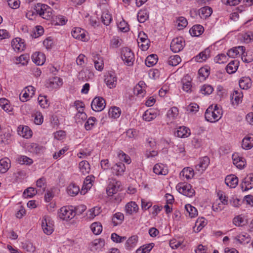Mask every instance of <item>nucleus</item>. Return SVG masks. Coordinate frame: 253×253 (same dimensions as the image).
<instances>
[{
    "instance_id": "obj_63",
    "label": "nucleus",
    "mask_w": 253,
    "mask_h": 253,
    "mask_svg": "<svg viewBox=\"0 0 253 253\" xmlns=\"http://www.w3.org/2000/svg\"><path fill=\"white\" fill-rule=\"evenodd\" d=\"M198 73L199 75L202 78L203 80H205L210 74L209 70L205 68H200L199 70Z\"/></svg>"
},
{
    "instance_id": "obj_30",
    "label": "nucleus",
    "mask_w": 253,
    "mask_h": 253,
    "mask_svg": "<svg viewBox=\"0 0 253 253\" xmlns=\"http://www.w3.org/2000/svg\"><path fill=\"white\" fill-rule=\"evenodd\" d=\"M67 192L71 196H75L80 192V188L76 184L71 183L67 188Z\"/></svg>"
},
{
    "instance_id": "obj_49",
    "label": "nucleus",
    "mask_w": 253,
    "mask_h": 253,
    "mask_svg": "<svg viewBox=\"0 0 253 253\" xmlns=\"http://www.w3.org/2000/svg\"><path fill=\"white\" fill-rule=\"evenodd\" d=\"M163 165L156 164L153 168V171L157 174L166 175V170H164Z\"/></svg>"
},
{
    "instance_id": "obj_58",
    "label": "nucleus",
    "mask_w": 253,
    "mask_h": 253,
    "mask_svg": "<svg viewBox=\"0 0 253 253\" xmlns=\"http://www.w3.org/2000/svg\"><path fill=\"white\" fill-rule=\"evenodd\" d=\"M96 119L95 117H91L86 122L84 125V127L86 130L91 129V127L94 126V123Z\"/></svg>"
},
{
    "instance_id": "obj_44",
    "label": "nucleus",
    "mask_w": 253,
    "mask_h": 253,
    "mask_svg": "<svg viewBox=\"0 0 253 253\" xmlns=\"http://www.w3.org/2000/svg\"><path fill=\"white\" fill-rule=\"evenodd\" d=\"M206 224L207 222L206 221L204 218H198L195 223V226H197V227L196 229H194V230L197 232H199L203 229L205 226H206Z\"/></svg>"
},
{
    "instance_id": "obj_22",
    "label": "nucleus",
    "mask_w": 253,
    "mask_h": 253,
    "mask_svg": "<svg viewBox=\"0 0 253 253\" xmlns=\"http://www.w3.org/2000/svg\"><path fill=\"white\" fill-rule=\"evenodd\" d=\"M125 169V165L122 163L116 164L112 167V172L116 175H122Z\"/></svg>"
},
{
    "instance_id": "obj_46",
    "label": "nucleus",
    "mask_w": 253,
    "mask_h": 253,
    "mask_svg": "<svg viewBox=\"0 0 253 253\" xmlns=\"http://www.w3.org/2000/svg\"><path fill=\"white\" fill-rule=\"evenodd\" d=\"M235 239L239 243L242 244L244 242L248 243L250 241L249 235L247 233L241 234L235 238Z\"/></svg>"
},
{
    "instance_id": "obj_20",
    "label": "nucleus",
    "mask_w": 253,
    "mask_h": 253,
    "mask_svg": "<svg viewBox=\"0 0 253 253\" xmlns=\"http://www.w3.org/2000/svg\"><path fill=\"white\" fill-rule=\"evenodd\" d=\"M104 81L110 88H112L116 86L117 78L114 75L108 73L105 76Z\"/></svg>"
},
{
    "instance_id": "obj_36",
    "label": "nucleus",
    "mask_w": 253,
    "mask_h": 253,
    "mask_svg": "<svg viewBox=\"0 0 253 253\" xmlns=\"http://www.w3.org/2000/svg\"><path fill=\"white\" fill-rule=\"evenodd\" d=\"M80 171L83 174L88 173L90 171V165L87 161H83L79 163Z\"/></svg>"
},
{
    "instance_id": "obj_21",
    "label": "nucleus",
    "mask_w": 253,
    "mask_h": 253,
    "mask_svg": "<svg viewBox=\"0 0 253 253\" xmlns=\"http://www.w3.org/2000/svg\"><path fill=\"white\" fill-rule=\"evenodd\" d=\"M242 147L246 150L250 149L253 147V135H249L243 139Z\"/></svg>"
},
{
    "instance_id": "obj_42",
    "label": "nucleus",
    "mask_w": 253,
    "mask_h": 253,
    "mask_svg": "<svg viewBox=\"0 0 253 253\" xmlns=\"http://www.w3.org/2000/svg\"><path fill=\"white\" fill-rule=\"evenodd\" d=\"M38 191L33 187H29L27 188L23 192V197L25 198H32L35 195Z\"/></svg>"
},
{
    "instance_id": "obj_17",
    "label": "nucleus",
    "mask_w": 253,
    "mask_h": 253,
    "mask_svg": "<svg viewBox=\"0 0 253 253\" xmlns=\"http://www.w3.org/2000/svg\"><path fill=\"white\" fill-rule=\"evenodd\" d=\"M33 62L38 65H42L45 61V55L41 52H35L32 56Z\"/></svg>"
},
{
    "instance_id": "obj_14",
    "label": "nucleus",
    "mask_w": 253,
    "mask_h": 253,
    "mask_svg": "<svg viewBox=\"0 0 253 253\" xmlns=\"http://www.w3.org/2000/svg\"><path fill=\"white\" fill-rule=\"evenodd\" d=\"M62 84V80L58 77H54L50 78L46 82V86L51 89L56 88Z\"/></svg>"
},
{
    "instance_id": "obj_8",
    "label": "nucleus",
    "mask_w": 253,
    "mask_h": 253,
    "mask_svg": "<svg viewBox=\"0 0 253 253\" xmlns=\"http://www.w3.org/2000/svg\"><path fill=\"white\" fill-rule=\"evenodd\" d=\"M105 101L100 97L94 98L91 104V109L96 112L101 111L105 108Z\"/></svg>"
},
{
    "instance_id": "obj_41",
    "label": "nucleus",
    "mask_w": 253,
    "mask_h": 253,
    "mask_svg": "<svg viewBox=\"0 0 253 253\" xmlns=\"http://www.w3.org/2000/svg\"><path fill=\"white\" fill-rule=\"evenodd\" d=\"M124 219V215L122 213L117 212L115 213L112 218V222L114 226L121 224Z\"/></svg>"
},
{
    "instance_id": "obj_11",
    "label": "nucleus",
    "mask_w": 253,
    "mask_h": 253,
    "mask_svg": "<svg viewBox=\"0 0 253 253\" xmlns=\"http://www.w3.org/2000/svg\"><path fill=\"white\" fill-rule=\"evenodd\" d=\"M11 45L14 50L18 52L23 51L26 47L24 40L20 38H16L12 40Z\"/></svg>"
},
{
    "instance_id": "obj_10",
    "label": "nucleus",
    "mask_w": 253,
    "mask_h": 253,
    "mask_svg": "<svg viewBox=\"0 0 253 253\" xmlns=\"http://www.w3.org/2000/svg\"><path fill=\"white\" fill-rule=\"evenodd\" d=\"M42 227L43 232L47 235H50L53 231V224L49 219L43 217L42 221Z\"/></svg>"
},
{
    "instance_id": "obj_27",
    "label": "nucleus",
    "mask_w": 253,
    "mask_h": 253,
    "mask_svg": "<svg viewBox=\"0 0 253 253\" xmlns=\"http://www.w3.org/2000/svg\"><path fill=\"white\" fill-rule=\"evenodd\" d=\"M125 209L127 213L128 214H132L138 211V207L135 202H130L126 205Z\"/></svg>"
},
{
    "instance_id": "obj_45",
    "label": "nucleus",
    "mask_w": 253,
    "mask_h": 253,
    "mask_svg": "<svg viewBox=\"0 0 253 253\" xmlns=\"http://www.w3.org/2000/svg\"><path fill=\"white\" fill-rule=\"evenodd\" d=\"M149 17L146 10H140L137 14V19L140 23H144Z\"/></svg>"
},
{
    "instance_id": "obj_29",
    "label": "nucleus",
    "mask_w": 253,
    "mask_h": 253,
    "mask_svg": "<svg viewBox=\"0 0 253 253\" xmlns=\"http://www.w3.org/2000/svg\"><path fill=\"white\" fill-rule=\"evenodd\" d=\"M157 114L155 110L149 109L145 112L143 119L146 121L150 122L157 117Z\"/></svg>"
},
{
    "instance_id": "obj_48",
    "label": "nucleus",
    "mask_w": 253,
    "mask_h": 253,
    "mask_svg": "<svg viewBox=\"0 0 253 253\" xmlns=\"http://www.w3.org/2000/svg\"><path fill=\"white\" fill-rule=\"evenodd\" d=\"M138 241V236L136 235H133L131 236L126 241V246L127 248H132L135 246Z\"/></svg>"
},
{
    "instance_id": "obj_2",
    "label": "nucleus",
    "mask_w": 253,
    "mask_h": 253,
    "mask_svg": "<svg viewBox=\"0 0 253 253\" xmlns=\"http://www.w3.org/2000/svg\"><path fill=\"white\" fill-rule=\"evenodd\" d=\"M35 9L42 18L49 19L52 17V9L51 7L45 4L38 3L35 5Z\"/></svg>"
},
{
    "instance_id": "obj_52",
    "label": "nucleus",
    "mask_w": 253,
    "mask_h": 253,
    "mask_svg": "<svg viewBox=\"0 0 253 253\" xmlns=\"http://www.w3.org/2000/svg\"><path fill=\"white\" fill-rule=\"evenodd\" d=\"M101 19L102 22L104 25H108L112 20V16L110 14L104 12L102 14Z\"/></svg>"
},
{
    "instance_id": "obj_26",
    "label": "nucleus",
    "mask_w": 253,
    "mask_h": 253,
    "mask_svg": "<svg viewBox=\"0 0 253 253\" xmlns=\"http://www.w3.org/2000/svg\"><path fill=\"white\" fill-rule=\"evenodd\" d=\"M204 28L200 25L193 26L190 30L189 33L193 37H198L204 32Z\"/></svg>"
},
{
    "instance_id": "obj_51",
    "label": "nucleus",
    "mask_w": 253,
    "mask_h": 253,
    "mask_svg": "<svg viewBox=\"0 0 253 253\" xmlns=\"http://www.w3.org/2000/svg\"><path fill=\"white\" fill-rule=\"evenodd\" d=\"M55 25H64L67 21V19L63 16L57 15L53 19Z\"/></svg>"
},
{
    "instance_id": "obj_50",
    "label": "nucleus",
    "mask_w": 253,
    "mask_h": 253,
    "mask_svg": "<svg viewBox=\"0 0 253 253\" xmlns=\"http://www.w3.org/2000/svg\"><path fill=\"white\" fill-rule=\"evenodd\" d=\"M36 185L38 188L42 189L41 192H43L46 188V179L44 177H41L37 180Z\"/></svg>"
},
{
    "instance_id": "obj_19",
    "label": "nucleus",
    "mask_w": 253,
    "mask_h": 253,
    "mask_svg": "<svg viewBox=\"0 0 253 253\" xmlns=\"http://www.w3.org/2000/svg\"><path fill=\"white\" fill-rule=\"evenodd\" d=\"M225 182L230 188H235L238 183V178L234 175H229L226 177Z\"/></svg>"
},
{
    "instance_id": "obj_57",
    "label": "nucleus",
    "mask_w": 253,
    "mask_h": 253,
    "mask_svg": "<svg viewBox=\"0 0 253 253\" xmlns=\"http://www.w3.org/2000/svg\"><path fill=\"white\" fill-rule=\"evenodd\" d=\"M213 88L210 85L205 84L201 88V92L205 95L211 94L213 91Z\"/></svg>"
},
{
    "instance_id": "obj_47",
    "label": "nucleus",
    "mask_w": 253,
    "mask_h": 253,
    "mask_svg": "<svg viewBox=\"0 0 253 253\" xmlns=\"http://www.w3.org/2000/svg\"><path fill=\"white\" fill-rule=\"evenodd\" d=\"M110 117L114 118H118L121 114V110L119 108L117 107H111L108 112Z\"/></svg>"
},
{
    "instance_id": "obj_55",
    "label": "nucleus",
    "mask_w": 253,
    "mask_h": 253,
    "mask_svg": "<svg viewBox=\"0 0 253 253\" xmlns=\"http://www.w3.org/2000/svg\"><path fill=\"white\" fill-rule=\"evenodd\" d=\"M183 84V89L186 92H189L191 91L192 87L191 82L187 80L186 77L184 78L182 80Z\"/></svg>"
},
{
    "instance_id": "obj_59",
    "label": "nucleus",
    "mask_w": 253,
    "mask_h": 253,
    "mask_svg": "<svg viewBox=\"0 0 253 253\" xmlns=\"http://www.w3.org/2000/svg\"><path fill=\"white\" fill-rule=\"evenodd\" d=\"M18 161L19 163L21 164H26V165H31L33 163V160L26 156H21L18 158Z\"/></svg>"
},
{
    "instance_id": "obj_62",
    "label": "nucleus",
    "mask_w": 253,
    "mask_h": 253,
    "mask_svg": "<svg viewBox=\"0 0 253 253\" xmlns=\"http://www.w3.org/2000/svg\"><path fill=\"white\" fill-rule=\"evenodd\" d=\"M8 101L5 98L0 99V106L5 111H9L10 105L8 103Z\"/></svg>"
},
{
    "instance_id": "obj_40",
    "label": "nucleus",
    "mask_w": 253,
    "mask_h": 253,
    "mask_svg": "<svg viewBox=\"0 0 253 253\" xmlns=\"http://www.w3.org/2000/svg\"><path fill=\"white\" fill-rule=\"evenodd\" d=\"M181 61V59L180 57L176 55L170 56L168 60V63L169 65L171 66H175L177 65Z\"/></svg>"
},
{
    "instance_id": "obj_32",
    "label": "nucleus",
    "mask_w": 253,
    "mask_h": 253,
    "mask_svg": "<svg viewBox=\"0 0 253 253\" xmlns=\"http://www.w3.org/2000/svg\"><path fill=\"white\" fill-rule=\"evenodd\" d=\"M92 186L91 179L89 176H87L82 186V189L80 191L81 194L84 195L87 192L88 189H89Z\"/></svg>"
},
{
    "instance_id": "obj_34",
    "label": "nucleus",
    "mask_w": 253,
    "mask_h": 253,
    "mask_svg": "<svg viewBox=\"0 0 253 253\" xmlns=\"http://www.w3.org/2000/svg\"><path fill=\"white\" fill-rule=\"evenodd\" d=\"M94 66L96 70L102 71L104 67V62L102 57L98 55H96L93 58Z\"/></svg>"
},
{
    "instance_id": "obj_16",
    "label": "nucleus",
    "mask_w": 253,
    "mask_h": 253,
    "mask_svg": "<svg viewBox=\"0 0 253 253\" xmlns=\"http://www.w3.org/2000/svg\"><path fill=\"white\" fill-rule=\"evenodd\" d=\"M233 164L239 169H243L246 165L245 159L240 157L238 154L234 153L232 155Z\"/></svg>"
},
{
    "instance_id": "obj_9",
    "label": "nucleus",
    "mask_w": 253,
    "mask_h": 253,
    "mask_svg": "<svg viewBox=\"0 0 253 253\" xmlns=\"http://www.w3.org/2000/svg\"><path fill=\"white\" fill-rule=\"evenodd\" d=\"M184 46L183 39L182 37H178L173 39L170 43V49L175 53L181 51Z\"/></svg>"
},
{
    "instance_id": "obj_31",
    "label": "nucleus",
    "mask_w": 253,
    "mask_h": 253,
    "mask_svg": "<svg viewBox=\"0 0 253 253\" xmlns=\"http://www.w3.org/2000/svg\"><path fill=\"white\" fill-rule=\"evenodd\" d=\"M210 52V50L209 49H206L195 57V61L199 62L205 61L208 57H209Z\"/></svg>"
},
{
    "instance_id": "obj_38",
    "label": "nucleus",
    "mask_w": 253,
    "mask_h": 253,
    "mask_svg": "<svg viewBox=\"0 0 253 253\" xmlns=\"http://www.w3.org/2000/svg\"><path fill=\"white\" fill-rule=\"evenodd\" d=\"M238 62L237 61H231L226 66V70L228 74L235 73L238 68Z\"/></svg>"
},
{
    "instance_id": "obj_25",
    "label": "nucleus",
    "mask_w": 253,
    "mask_h": 253,
    "mask_svg": "<svg viewBox=\"0 0 253 253\" xmlns=\"http://www.w3.org/2000/svg\"><path fill=\"white\" fill-rule=\"evenodd\" d=\"M190 134V129L185 126H180L175 132V135L179 137H187Z\"/></svg>"
},
{
    "instance_id": "obj_39",
    "label": "nucleus",
    "mask_w": 253,
    "mask_h": 253,
    "mask_svg": "<svg viewBox=\"0 0 253 253\" xmlns=\"http://www.w3.org/2000/svg\"><path fill=\"white\" fill-rule=\"evenodd\" d=\"M90 228L95 235H98L101 233L102 230V227L100 222H94L90 225Z\"/></svg>"
},
{
    "instance_id": "obj_6",
    "label": "nucleus",
    "mask_w": 253,
    "mask_h": 253,
    "mask_svg": "<svg viewBox=\"0 0 253 253\" xmlns=\"http://www.w3.org/2000/svg\"><path fill=\"white\" fill-rule=\"evenodd\" d=\"M137 42L138 46L141 48L142 50L145 51L149 47L150 41L148 39L147 35L143 32H140L139 33Z\"/></svg>"
},
{
    "instance_id": "obj_43",
    "label": "nucleus",
    "mask_w": 253,
    "mask_h": 253,
    "mask_svg": "<svg viewBox=\"0 0 253 253\" xmlns=\"http://www.w3.org/2000/svg\"><path fill=\"white\" fill-rule=\"evenodd\" d=\"M11 134L8 132H5L0 135V143L4 145L10 142Z\"/></svg>"
},
{
    "instance_id": "obj_54",
    "label": "nucleus",
    "mask_w": 253,
    "mask_h": 253,
    "mask_svg": "<svg viewBox=\"0 0 253 253\" xmlns=\"http://www.w3.org/2000/svg\"><path fill=\"white\" fill-rule=\"evenodd\" d=\"M177 27L178 30H181L185 27L187 25V21L184 17H180L177 20Z\"/></svg>"
},
{
    "instance_id": "obj_37",
    "label": "nucleus",
    "mask_w": 253,
    "mask_h": 253,
    "mask_svg": "<svg viewBox=\"0 0 253 253\" xmlns=\"http://www.w3.org/2000/svg\"><path fill=\"white\" fill-rule=\"evenodd\" d=\"M194 174L193 169L189 167L184 168L180 173V176L185 177L187 179H189L192 178Z\"/></svg>"
},
{
    "instance_id": "obj_64",
    "label": "nucleus",
    "mask_w": 253,
    "mask_h": 253,
    "mask_svg": "<svg viewBox=\"0 0 253 253\" xmlns=\"http://www.w3.org/2000/svg\"><path fill=\"white\" fill-rule=\"evenodd\" d=\"M243 37L245 42H249L253 40V32L249 31L244 34Z\"/></svg>"
},
{
    "instance_id": "obj_33",
    "label": "nucleus",
    "mask_w": 253,
    "mask_h": 253,
    "mask_svg": "<svg viewBox=\"0 0 253 253\" xmlns=\"http://www.w3.org/2000/svg\"><path fill=\"white\" fill-rule=\"evenodd\" d=\"M158 60L156 54H151L148 56L145 60V64L147 66L150 67L155 65Z\"/></svg>"
},
{
    "instance_id": "obj_3",
    "label": "nucleus",
    "mask_w": 253,
    "mask_h": 253,
    "mask_svg": "<svg viewBox=\"0 0 253 253\" xmlns=\"http://www.w3.org/2000/svg\"><path fill=\"white\" fill-rule=\"evenodd\" d=\"M121 58L127 66L132 65L134 61L133 53L127 47L123 48L121 51Z\"/></svg>"
},
{
    "instance_id": "obj_12",
    "label": "nucleus",
    "mask_w": 253,
    "mask_h": 253,
    "mask_svg": "<svg viewBox=\"0 0 253 253\" xmlns=\"http://www.w3.org/2000/svg\"><path fill=\"white\" fill-rule=\"evenodd\" d=\"M210 159L207 156L200 158L199 164L195 166L196 170L202 173L208 167L210 164Z\"/></svg>"
},
{
    "instance_id": "obj_35",
    "label": "nucleus",
    "mask_w": 253,
    "mask_h": 253,
    "mask_svg": "<svg viewBox=\"0 0 253 253\" xmlns=\"http://www.w3.org/2000/svg\"><path fill=\"white\" fill-rule=\"evenodd\" d=\"M185 208L186 211V215H187V214H188V215L191 218L194 217L198 215V211L197 209L195 207L192 206L191 205H186Z\"/></svg>"
},
{
    "instance_id": "obj_15",
    "label": "nucleus",
    "mask_w": 253,
    "mask_h": 253,
    "mask_svg": "<svg viewBox=\"0 0 253 253\" xmlns=\"http://www.w3.org/2000/svg\"><path fill=\"white\" fill-rule=\"evenodd\" d=\"M17 132L19 135L26 138H30L32 136V131L27 126H19Z\"/></svg>"
},
{
    "instance_id": "obj_13",
    "label": "nucleus",
    "mask_w": 253,
    "mask_h": 253,
    "mask_svg": "<svg viewBox=\"0 0 253 253\" xmlns=\"http://www.w3.org/2000/svg\"><path fill=\"white\" fill-rule=\"evenodd\" d=\"M243 191H247L253 187V174L247 175L243 180L241 185Z\"/></svg>"
},
{
    "instance_id": "obj_60",
    "label": "nucleus",
    "mask_w": 253,
    "mask_h": 253,
    "mask_svg": "<svg viewBox=\"0 0 253 253\" xmlns=\"http://www.w3.org/2000/svg\"><path fill=\"white\" fill-rule=\"evenodd\" d=\"M118 157L121 160L124 161L127 164H129L131 162L130 157L122 151L119 152Z\"/></svg>"
},
{
    "instance_id": "obj_53",
    "label": "nucleus",
    "mask_w": 253,
    "mask_h": 253,
    "mask_svg": "<svg viewBox=\"0 0 253 253\" xmlns=\"http://www.w3.org/2000/svg\"><path fill=\"white\" fill-rule=\"evenodd\" d=\"M178 114V110L177 107H172L167 113V116L168 118L174 119Z\"/></svg>"
},
{
    "instance_id": "obj_18",
    "label": "nucleus",
    "mask_w": 253,
    "mask_h": 253,
    "mask_svg": "<svg viewBox=\"0 0 253 253\" xmlns=\"http://www.w3.org/2000/svg\"><path fill=\"white\" fill-rule=\"evenodd\" d=\"M11 167V161L7 158L0 160V172L4 173L7 171Z\"/></svg>"
},
{
    "instance_id": "obj_4",
    "label": "nucleus",
    "mask_w": 253,
    "mask_h": 253,
    "mask_svg": "<svg viewBox=\"0 0 253 253\" xmlns=\"http://www.w3.org/2000/svg\"><path fill=\"white\" fill-rule=\"evenodd\" d=\"M58 214L60 219L66 221L72 219L75 216L74 210L71 209L69 207H63L61 208L58 211Z\"/></svg>"
},
{
    "instance_id": "obj_28",
    "label": "nucleus",
    "mask_w": 253,
    "mask_h": 253,
    "mask_svg": "<svg viewBox=\"0 0 253 253\" xmlns=\"http://www.w3.org/2000/svg\"><path fill=\"white\" fill-rule=\"evenodd\" d=\"M212 12L211 8L209 6H205L199 9V15L201 18L206 19L211 14Z\"/></svg>"
},
{
    "instance_id": "obj_5",
    "label": "nucleus",
    "mask_w": 253,
    "mask_h": 253,
    "mask_svg": "<svg viewBox=\"0 0 253 253\" xmlns=\"http://www.w3.org/2000/svg\"><path fill=\"white\" fill-rule=\"evenodd\" d=\"M177 188L180 193L186 196L191 197L195 194V190L192 188L190 184L179 183L177 186Z\"/></svg>"
},
{
    "instance_id": "obj_1",
    "label": "nucleus",
    "mask_w": 253,
    "mask_h": 253,
    "mask_svg": "<svg viewBox=\"0 0 253 253\" xmlns=\"http://www.w3.org/2000/svg\"><path fill=\"white\" fill-rule=\"evenodd\" d=\"M222 111L217 105L210 106L206 110L205 117L206 120L211 123H215L218 121L222 117Z\"/></svg>"
},
{
    "instance_id": "obj_56",
    "label": "nucleus",
    "mask_w": 253,
    "mask_h": 253,
    "mask_svg": "<svg viewBox=\"0 0 253 253\" xmlns=\"http://www.w3.org/2000/svg\"><path fill=\"white\" fill-rule=\"evenodd\" d=\"M29 60V56L27 54L21 55L16 59L17 61L22 65H26L28 63Z\"/></svg>"
},
{
    "instance_id": "obj_23",
    "label": "nucleus",
    "mask_w": 253,
    "mask_h": 253,
    "mask_svg": "<svg viewBox=\"0 0 253 253\" xmlns=\"http://www.w3.org/2000/svg\"><path fill=\"white\" fill-rule=\"evenodd\" d=\"M239 86L243 89H248L252 86L251 79L249 77H242L239 82Z\"/></svg>"
},
{
    "instance_id": "obj_24",
    "label": "nucleus",
    "mask_w": 253,
    "mask_h": 253,
    "mask_svg": "<svg viewBox=\"0 0 253 253\" xmlns=\"http://www.w3.org/2000/svg\"><path fill=\"white\" fill-rule=\"evenodd\" d=\"M243 96V93L241 91L235 90L231 95L230 98L233 104L238 105L242 101Z\"/></svg>"
},
{
    "instance_id": "obj_7",
    "label": "nucleus",
    "mask_w": 253,
    "mask_h": 253,
    "mask_svg": "<svg viewBox=\"0 0 253 253\" xmlns=\"http://www.w3.org/2000/svg\"><path fill=\"white\" fill-rule=\"evenodd\" d=\"M120 188V182L115 179H112L109 183L106 192L108 196H112L116 194Z\"/></svg>"
},
{
    "instance_id": "obj_61",
    "label": "nucleus",
    "mask_w": 253,
    "mask_h": 253,
    "mask_svg": "<svg viewBox=\"0 0 253 253\" xmlns=\"http://www.w3.org/2000/svg\"><path fill=\"white\" fill-rule=\"evenodd\" d=\"M111 239L114 242L122 243L126 239V237L120 236L117 234L113 233L111 235Z\"/></svg>"
}]
</instances>
